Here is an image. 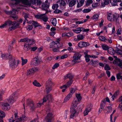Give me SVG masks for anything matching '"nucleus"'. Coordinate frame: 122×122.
<instances>
[{"label":"nucleus","instance_id":"09e8293b","mask_svg":"<svg viewBox=\"0 0 122 122\" xmlns=\"http://www.w3.org/2000/svg\"><path fill=\"white\" fill-rule=\"evenodd\" d=\"M102 48L103 50H108L109 47L107 45H103L102 46Z\"/></svg>","mask_w":122,"mask_h":122},{"label":"nucleus","instance_id":"2eb2a0df","mask_svg":"<svg viewBox=\"0 0 122 122\" xmlns=\"http://www.w3.org/2000/svg\"><path fill=\"white\" fill-rule=\"evenodd\" d=\"M27 106H29L31 110H33L35 108V107L33 102L30 101L29 100H27Z\"/></svg>","mask_w":122,"mask_h":122},{"label":"nucleus","instance_id":"6ab92c4d","mask_svg":"<svg viewBox=\"0 0 122 122\" xmlns=\"http://www.w3.org/2000/svg\"><path fill=\"white\" fill-rule=\"evenodd\" d=\"M32 44V43H28L27 42L25 43V44L24 49V50L26 51H27L29 50L30 48L29 47Z\"/></svg>","mask_w":122,"mask_h":122},{"label":"nucleus","instance_id":"7c9ffc66","mask_svg":"<svg viewBox=\"0 0 122 122\" xmlns=\"http://www.w3.org/2000/svg\"><path fill=\"white\" fill-rule=\"evenodd\" d=\"M85 0H80V2L79 3H78L77 6L78 8H79L81 7L82 5H83Z\"/></svg>","mask_w":122,"mask_h":122},{"label":"nucleus","instance_id":"473e14b6","mask_svg":"<svg viewBox=\"0 0 122 122\" xmlns=\"http://www.w3.org/2000/svg\"><path fill=\"white\" fill-rule=\"evenodd\" d=\"M72 96L71 94H69L65 98L64 102H65L67 101Z\"/></svg>","mask_w":122,"mask_h":122},{"label":"nucleus","instance_id":"6e6552de","mask_svg":"<svg viewBox=\"0 0 122 122\" xmlns=\"http://www.w3.org/2000/svg\"><path fill=\"white\" fill-rule=\"evenodd\" d=\"M16 95L15 93H13L7 99L9 103L12 104L15 102L17 99Z\"/></svg>","mask_w":122,"mask_h":122},{"label":"nucleus","instance_id":"5701e85b","mask_svg":"<svg viewBox=\"0 0 122 122\" xmlns=\"http://www.w3.org/2000/svg\"><path fill=\"white\" fill-rule=\"evenodd\" d=\"M98 61H93L92 60H91L90 63L92 66L94 67H96L97 66H98Z\"/></svg>","mask_w":122,"mask_h":122},{"label":"nucleus","instance_id":"58836bf2","mask_svg":"<svg viewBox=\"0 0 122 122\" xmlns=\"http://www.w3.org/2000/svg\"><path fill=\"white\" fill-rule=\"evenodd\" d=\"M33 83L34 85L36 86L39 87L41 86L40 83H38L36 80H34V81L33 82Z\"/></svg>","mask_w":122,"mask_h":122},{"label":"nucleus","instance_id":"603ef678","mask_svg":"<svg viewBox=\"0 0 122 122\" xmlns=\"http://www.w3.org/2000/svg\"><path fill=\"white\" fill-rule=\"evenodd\" d=\"M58 7V4H56L53 5L52 8L53 9L56 10L57 9Z\"/></svg>","mask_w":122,"mask_h":122},{"label":"nucleus","instance_id":"13d9d810","mask_svg":"<svg viewBox=\"0 0 122 122\" xmlns=\"http://www.w3.org/2000/svg\"><path fill=\"white\" fill-rule=\"evenodd\" d=\"M89 55H87L86 56H85V60L86 62H88L90 60V59H89V57H90V56H89Z\"/></svg>","mask_w":122,"mask_h":122},{"label":"nucleus","instance_id":"680f3d73","mask_svg":"<svg viewBox=\"0 0 122 122\" xmlns=\"http://www.w3.org/2000/svg\"><path fill=\"white\" fill-rule=\"evenodd\" d=\"M26 28L28 30H30L32 29L33 27L32 25H29Z\"/></svg>","mask_w":122,"mask_h":122},{"label":"nucleus","instance_id":"9d476101","mask_svg":"<svg viewBox=\"0 0 122 122\" xmlns=\"http://www.w3.org/2000/svg\"><path fill=\"white\" fill-rule=\"evenodd\" d=\"M60 43L53 41L50 44V48L53 49L55 47H60L62 46Z\"/></svg>","mask_w":122,"mask_h":122},{"label":"nucleus","instance_id":"0e129e2a","mask_svg":"<svg viewBox=\"0 0 122 122\" xmlns=\"http://www.w3.org/2000/svg\"><path fill=\"white\" fill-rule=\"evenodd\" d=\"M59 47H55L52 50L55 52H57L59 51L58 48Z\"/></svg>","mask_w":122,"mask_h":122},{"label":"nucleus","instance_id":"dca6fc26","mask_svg":"<svg viewBox=\"0 0 122 122\" xmlns=\"http://www.w3.org/2000/svg\"><path fill=\"white\" fill-rule=\"evenodd\" d=\"M36 17L38 19H41L45 22H46L48 20V19L46 16L45 14H43L40 15H37L36 16Z\"/></svg>","mask_w":122,"mask_h":122},{"label":"nucleus","instance_id":"0eeeda50","mask_svg":"<svg viewBox=\"0 0 122 122\" xmlns=\"http://www.w3.org/2000/svg\"><path fill=\"white\" fill-rule=\"evenodd\" d=\"M18 13V11L15 9H13L12 11H7L6 12V13L7 14L10 15L12 14L11 17L13 18L14 20L17 19L18 18V17L16 15H14V13Z\"/></svg>","mask_w":122,"mask_h":122},{"label":"nucleus","instance_id":"ddd939ff","mask_svg":"<svg viewBox=\"0 0 122 122\" xmlns=\"http://www.w3.org/2000/svg\"><path fill=\"white\" fill-rule=\"evenodd\" d=\"M40 62V61L38 59L35 58L32 60L31 64L33 66H36L38 65Z\"/></svg>","mask_w":122,"mask_h":122},{"label":"nucleus","instance_id":"f3484780","mask_svg":"<svg viewBox=\"0 0 122 122\" xmlns=\"http://www.w3.org/2000/svg\"><path fill=\"white\" fill-rule=\"evenodd\" d=\"M90 45L89 43L84 41H80L78 43V46L79 47H83L88 46Z\"/></svg>","mask_w":122,"mask_h":122},{"label":"nucleus","instance_id":"393cba45","mask_svg":"<svg viewBox=\"0 0 122 122\" xmlns=\"http://www.w3.org/2000/svg\"><path fill=\"white\" fill-rule=\"evenodd\" d=\"M78 101H77L76 99H75L72 102L73 105L71 106V107H76V108H77V105L78 104Z\"/></svg>","mask_w":122,"mask_h":122},{"label":"nucleus","instance_id":"e433bc0d","mask_svg":"<svg viewBox=\"0 0 122 122\" xmlns=\"http://www.w3.org/2000/svg\"><path fill=\"white\" fill-rule=\"evenodd\" d=\"M5 112L3 111L0 110V117L2 118L5 117Z\"/></svg>","mask_w":122,"mask_h":122},{"label":"nucleus","instance_id":"052dcab7","mask_svg":"<svg viewBox=\"0 0 122 122\" xmlns=\"http://www.w3.org/2000/svg\"><path fill=\"white\" fill-rule=\"evenodd\" d=\"M13 119L15 120V121H21V118H19V117H15V118H13Z\"/></svg>","mask_w":122,"mask_h":122},{"label":"nucleus","instance_id":"c03bdc74","mask_svg":"<svg viewBox=\"0 0 122 122\" xmlns=\"http://www.w3.org/2000/svg\"><path fill=\"white\" fill-rule=\"evenodd\" d=\"M77 39L79 40H82L84 38L83 35H79L77 36Z\"/></svg>","mask_w":122,"mask_h":122},{"label":"nucleus","instance_id":"69168bd1","mask_svg":"<svg viewBox=\"0 0 122 122\" xmlns=\"http://www.w3.org/2000/svg\"><path fill=\"white\" fill-rule=\"evenodd\" d=\"M55 10L54 11V12L55 13H59L61 12V11L57 9Z\"/></svg>","mask_w":122,"mask_h":122},{"label":"nucleus","instance_id":"cd10ccee","mask_svg":"<svg viewBox=\"0 0 122 122\" xmlns=\"http://www.w3.org/2000/svg\"><path fill=\"white\" fill-rule=\"evenodd\" d=\"M99 17V15L97 14H95L91 17V19L94 20H97Z\"/></svg>","mask_w":122,"mask_h":122},{"label":"nucleus","instance_id":"e2e57ef3","mask_svg":"<svg viewBox=\"0 0 122 122\" xmlns=\"http://www.w3.org/2000/svg\"><path fill=\"white\" fill-rule=\"evenodd\" d=\"M30 49H31V51H34L37 49V48L36 46H34L31 47Z\"/></svg>","mask_w":122,"mask_h":122},{"label":"nucleus","instance_id":"c756f323","mask_svg":"<svg viewBox=\"0 0 122 122\" xmlns=\"http://www.w3.org/2000/svg\"><path fill=\"white\" fill-rule=\"evenodd\" d=\"M58 3L59 4L60 7L64 6L66 5L65 1L63 0H60L58 2Z\"/></svg>","mask_w":122,"mask_h":122},{"label":"nucleus","instance_id":"c85d7f7f","mask_svg":"<svg viewBox=\"0 0 122 122\" xmlns=\"http://www.w3.org/2000/svg\"><path fill=\"white\" fill-rule=\"evenodd\" d=\"M119 94V91H117L114 92L113 95L112 97V100H114L116 98L117 96Z\"/></svg>","mask_w":122,"mask_h":122},{"label":"nucleus","instance_id":"6e6d98bb","mask_svg":"<svg viewBox=\"0 0 122 122\" xmlns=\"http://www.w3.org/2000/svg\"><path fill=\"white\" fill-rule=\"evenodd\" d=\"M104 69L105 70L108 71L110 70L111 68L108 65L106 64L104 67Z\"/></svg>","mask_w":122,"mask_h":122},{"label":"nucleus","instance_id":"f8f14e48","mask_svg":"<svg viewBox=\"0 0 122 122\" xmlns=\"http://www.w3.org/2000/svg\"><path fill=\"white\" fill-rule=\"evenodd\" d=\"M1 108L3 110H8L10 109V106L8 103L3 102L1 104Z\"/></svg>","mask_w":122,"mask_h":122},{"label":"nucleus","instance_id":"4d7b16f0","mask_svg":"<svg viewBox=\"0 0 122 122\" xmlns=\"http://www.w3.org/2000/svg\"><path fill=\"white\" fill-rule=\"evenodd\" d=\"M59 63H56L52 67L53 69H55L57 68L59 66Z\"/></svg>","mask_w":122,"mask_h":122},{"label":"nucleus","instance_id":"37998d69","mask_svg":"<svg viewBox=\"0 0 122 122\" xmlns=\"http://www.w3.org/2000/svg\"><path fill=\"white\" fill-rule=\"evenodd\" d=\"M73 81L72 80H70L69 81L65 84L66 85L67 87H69L71 84L72 83Z\"/></svg>","mask_w":122,"mask_h":122},{"label":"nucleus","instance_id":"b1692460","mask_svg":"<svg viewBox=\"0 0 122 122\" xmlns=\"http://www.w3.org/2000/svg\"><path fill=\"white\" fill-rule=\"evenodd\" d=\"M74 76L71 73H69L67 74L66 76L65 77V79L68 78L70 80H72V79L73 78Z\"/></svg>","mask_w":122,"mask_h":122},{"label":"nucleus","instance_id":"de8ad7c7","mask_svg":"<svg viewBox=\"0 0 122 122\" xmlns=\"http://www.w3.org/2000/svg\"><path fill=\"white\" fill-rule=\"evenodd\" d=\"M99 39L102 41H104L106 40V38L103 36H100L99 37Z\"/></svg>","mask_w":122,"mask_h":122},{"label":"nucleus","instance_id":"c9c22d12","mask_svg":"<svg viewBox=\"0 0 122 122\" xmlns=\"http://www.w3.org/2000/svg\"><path fill=\"white\" fill-rule=\"evenodd\" d=\"M92 108V105L91 104H89L87 106V107L86 109V110L88 111L89 112H90L91 111Z\"/></svg>","mask_w":122,"mask_h":122},{"label":"nucleus","instance_id":"aec40b11","mask_svg":"<svg viewBox=\"0 0 122 122\" xmlns=\"http://www.w3.org/2000/svg\"><path fill=\"white\" fill-rule=\"evenodd\" d=\"M54 85V83L53 82L51 79H49L46 82V86L52 87Z\"/></svg>","mask_w":122,"mask_h":122},{"label":"nucleus","instance_id":"bf43d9fd","mask_svg":"<svg viewBox=\"0 0 122 122\" xmlns=\"http://www.w3.org/2000/svg\"><path fill=\"white\" fill-rule=\"evenodd\" d=\"M91 10L89 9H86L83 10V12L84 13H87L90 12Z\"/></svg>","mask_w":122,"mask_h":122},{"label":"nucleus","instance_id":"a19ab883","mask_svg":"<svg viewBox=\"0 0 122 122\" xmlns=\"http://www.w3.org/2000/svg\"><path fill=\"white\" fill-rule=\"evenodd\" d=\"M76 97L77 99L78 100V101H79L81 100V99L82 98L81 96V95L80 94H76Z\"/></svg>","mask_w":122,"mask_h":122},{"label":"nucleus","instance_id":"774afa93","mask_svg":"<svg viewBox=\"0 0 122 122\" xmlns=\"http://www.w3.org/2000/svg\"><path fill=\"white\" fill-rule=\"evenodd\" d=\"M68 56L67 55H63L60 56V58L61 59H63L67 58L68 57Z\"/></svg>","mask_w":122,"mask_h":122},{"label":"nucleus","instance_id":"4c0bfd02","mask_svg":"<svg viewBox=\"0 0 122 122\" xmlns=\"http://www.w3.org/2000/svg\"><path fill=\"white\" fill-rule=\"evenodd\" d=\"M21 59L22 60V64L21 65L23 66L26 64L27 62V59H24L23 57H21Z\"/></svg>","mask_w":122,"mask_h":122},{"label":"nucleus","instance_id":"864d4df0","mask_svg":"<svg viewBox=\"0 0 122 122\" xmlns=\"http://www.w3.org/2000/svg\"><path fill=\"white\" fill-rule=\"evenodd\" d=\"M93 2V1L92 0H88L86 3V5L87 6H88Z\"/></svg>","mask_w":122,"mask_h":122},{"label":"nucleus","instance_id":"8fccbe9b","mask_svg":"<svg viewBox=\"0 0 122 122\" xmlns=\"http://www.w3.org/2000/svg\"><path fill=\"white\" fill-rule=\"evenodd\" d=\"M117 80L121 79L122 81V76H121L120 74L118 73L117 74Z\"/></svg>","mask_w":122,"mask_h":122},{"label":"nucleus","instance_id":"4468645a","mask_svg":"<svg viewBox=\"0 0 122 122\" xmlns=\"http://www.w3.org/2000/svg\"><path fill=\"white\" fill-rule=\"evenodd\" d=\"M52 97L51 94H49L47 96L44 97L43 100V102H45L47 101L49 102H51L52 101Z\"/></svg>","mask_w":122,"mask_h":122},{"label":"nucleus","instance_id":"f704fd0d","mask_svg":"<svg viewBox=\"0 0 122 122\" xmlns=\"http://www.w3.org/2000/svg\"><path fill=\"white\" fill-rule=\"evenodd\" d=\"M111 0H104L103 3H102V5H107L111 3Z\"/></svg>","mask_w":122,"mask_h":122},{"label":"nucleus","instance_id":"ea45409f","mask_svg":"<svg viewBox=\"0 0 122 122\" xmlns=\"http://www.w3.org/2000/svg\"><path fill=\"white\" fill-rule=\"evenodd\" d=\"M115 52L118 55H122V51L119 49L115 50Z\"/></svg>","mask_w":122,"mask_h":122},{"label":"nucleus","instance_id":"49530a36","mask_svg":"<svg viewBox=\"0 0 122 122\" xmlns=\"http://www.w3.org/2000/svg\"><path fill=\"white\" fill-rule=\"evenodd\" d=\"M106 110L108 109V110L107 111V113H108L110 112H111L112 111V108L110 107H107L106 108Z\"/></svg>","mask_w":122,"mask_h":122},{"label":"nucleus","instance_id":"a18cd8bd","mask_svg":"<svg viewBox=\"0 0 122 122\" xmlns=\"http://www.w3.org/2000/svg\"><path fill=\"white\" fill-rule=\"evenodd\" d=\"M69 113V111L68 110H66L65 111L63 116L66 119L67 118V115Z\"/></svg>","mask_w":122,"mask_h":122},{"label":"nucleus","instance_id":"a211bd4d","mask_svg":"<svg viewBox=\"0 0 122 122\" xmlns=\"http://www.w3.org/2000/svg\"><path fill=\"white\" fill-rule=\"evenodd\" d=\"M113 63L114 64H116L118 66L121 67H122V61L120 60L119 59H116V60L113 61Z\"/></svg>","mask_w":122,"mask_h":122},{"label":"nucleus","instance_id":"338daca9","mask_svg":"<svg viewBox=\"0 0 122 122\" xmlns=\"http://www.w3.org/2000/svg\"><path fill=\"white\" fill-rule=\"evenodd\" d=\"M34 24V26L35 28H36L37 27L39 26L41 27V26L40 25L39 23H32Z\"/></svg>","mask_w":122,"mask_h":122},{"label":"nucleus","instance_id":"bb28decb","mask_svg":"<svg viewBox=\"0 0 122 122\" xmlns=\"http://www.w3.org/2000/svg\"><path fill=\"white\" fill-rule=\"evenodd\" d=\"M107 51L108 53L112 55H113L115 52V50L114 51L113 48L111 47L109 48Z\"/></svg>","mask_w":122,"mask_h":122},{"label":"nucleus","instance_id":"3c124183","mask_svg":"<svg viewBox=\"0 0 122 122\" xmlns=\"http://www.w3.org/2000/svg\"><path fill=\"white\" fill-rule=\"evenodd\" d=\"M35 41V40L33 39L31 40L28 38V42H27L28 43H32L31 45H32L34 43Z\"/></svg>","mask_w":122,"mask_h":122},{"label":"nucleus","instance_id":"2f4dec72","mask_svg":"<svg viewBox=\"0 0 122 122\" xmlns=\"http://www.w3.org/2000/svg\"><path fill=\"white\" fill-rule=\"evenodd\" d=\"M45 88L46 91L47 93L50 92L52 90V87H51L46 86Z\"/></svg>","mask_w":122,"mask_h":122},{"label":"nucleus","instance_id":"412c9836","mask_svg":"<svg viewBox=\"0 0 122 122\" xmlns=\"http://www.w3.org/2000/svg\"><path fill=\"white\" fill-rule=\"evenodd\" d=\"M106 103L105 99L102 101L100 105V108L99 109V111L100 112H101L102 111L103 108L105 106Z\"/></svg>","mask_w":122,"mask_h":122},{"label":"nucleus","instance_id":"9b49d317","mask_svg":"<svg viewBox=\"0 0 122 122\" xmlns=\"http://www.w3.org/2000/svg\"><path fill=\"white\" fill-rule=\"evenodd\" d=\"M52 114L51 113H48L45 118L43 122H51L53 118Z\"/></svg>","mask_w":122,"mask_h":122},{"label":"nucleus","instance_id":"72a5a7b5","mask_svg":"<svg viewBox=\"0 0 122 122\" xmlns=\"http://www.w3.org/2000/svg\"><path fill=\"white\" fill-rule=\"evenodd\" d=\"M6 58L7 59L9 60V61H12V59H14L13 58L12 56L11 55L9 54H7L6 56Z\"/></svg>","mask_w":122,"mask_h":122},{"label":"nucleus","instance_id":"f03ea898","mask_svg":"<svg viewBox=\"0 0 122 122\" xmlns=\"http://www.w3.org/2000/svg\"><path fill=\"white\" fill-rule=\"evenodd\" d=\"M20 23H4L0 26V28L1 29L6 27L8 25L9 26V31L14 30L18 27Z\"/></svg>","mask_w":122,"mask_h":122},{"label":"nucleus","instance_id":"20e7f679","mask_svg":"<svg viewBox=\"0 0 122 122\" xmlns=\"http://www.w3.org/2000/svg\"><path fill=\"white\" fill-rule=\"evenodd\" d=\"M75 54L73 56V60L72 61L73 64H75L76 63L77 61L80 59L81 56V55L78 52H74Z\"/></svg>","mask_w":122,"mask_h":122},{"label":"nucleus","instance_id":"a878e982","mask_svg":"<svg viewBox=\"0 0 122 122\" xmlns=\"http://www.w3.org/2000/svg\"><path fill=\"white\" fill-rule=\"evenodd\" d=\"M84 29V28L79 27L77 28L75 30H74V32L76 33H80L81 31H82Z\"/></svg>","mask_w":122,"mask_h":122},{"label":"nucleus","instance_id":"4be33fe9","mask_svg":"<svg viewBox=\"0 0 122 122\" xmlns=\"http://www.w3.org/2000/svg\"><path fill=\"white\" fill-rule=\"evenodd\" d=\"M47 2V1H45V3L43 4L42 6V9L44 10H46L49 7V5Z\"/></svg>","mask_w":122,"mask_h":122},{"label":"nucleus","instance_id":"79ce46f5","mask_svg":"<svg viewBox=\"0 0 122 122\" xmlns=\"http://www.w3.org/2000/svg\"><path fill=\"white\" fill-rule=\"evenodd\" d=\"M28 38L27 37H26L23 39H22L20 40L19 42H28Z\"/></svg>","mask_w":122,"mask_h":122},{"label":"nucleus","instance_id":"f257e3e1","mask_svg":"<svg viewBox=\"0 0 122 122\" xmlns=\"http://www.w3.org/2000/svg\"><path fill=\"white\" fill-rule=\"evenodd\" d=\"M107 16L108 20L114 22H119V17L118 14H112L111 13L107 12Z\"/></svg>","mask_w":122,"mask_h":122},{"label":"nucleus","instance_id":"423d86ee","mask_svg":"<svg viewBox=\"0 0 122 122\" xmlns=\"http://www.w3.org/2000/svg\"><path fill=\"white\" fill-rule=\"evenodd\" d=\"M39 69L38 67H34L32 68L29 70H28L27 72L26 75L31 76L33 75L35 72L38 71Z\"/></svg>","mask_w":122,"mask_h":122},{"label":"nucleus","instance_id":"1a4fd4ad","mask_svg":"<svg viewBox=\"0 0 122 122\" xmlns=\"http://www.w3.org/2000/svg\"><path fill=\"white\" fill-rule=\"evenodd\" d=\"M12 61H9L10 67L12 69H14L17 66L18 64L14 59H12Z\"/></svg>","mask_w":122,"mask_h":122},{"label":"nucleus","instance_id":"5fc2aeb1","mask_svg":"<svg viewBox=\"0 0 122 122\" xmlns=\"http://www.w3.org/2000/svg\"><path fill=\"white\" fill-rule=\"evenodd\" d=\"M9 122H20V121H15V120L13 119V117H11L9 120Z\"/></svg>","mask_w":122,"mask_h":122},{"label":"nucleus","instance_id":"39448f33","mask_svg":"<svg viewBox=\"0 0 122 122\" xmlns=\"http://www.w3.org/2000/svg\"><path fill=\"white\" fill-rule=\"evenodd\" d=\"M25 3L26 5H35L36 4L37 5H40L41 4V0H30Z\"/></svg>","mask_w":122,"mask_h":122},{"label":"nucleus","instance_id":"7ed1b4c3","mask_svg":"<svg viewBox=\"0 0 122 122\" xmlns=\"http://www.w3.org/2000/svg\"><path fill=\"white\" fill-rule=\"evenodd\" d=\"M75 107H71L70 113H71L70 118H71L74 119L77 116L79 111L78 110V108Z\"/></svg>","mask_w":122,"mask_h":122}]
</instances>
